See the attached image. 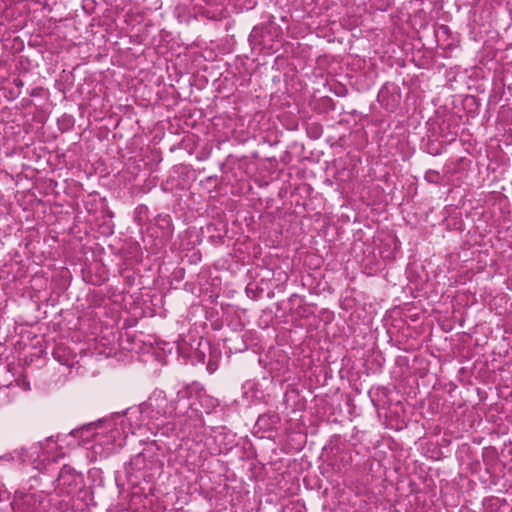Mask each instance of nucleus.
<instances>
[{
    "label": "nucleus",
    "mask_w": 512,
    "mask_h": 512,
    "mask_svg": "<svg viewBox=\"0 0 512 512\" xmlns=\"http://www.w3.org/2000/svg\"><path fill=\"white\" fill-rule=\"evenodd\" d=\"M218 369V364L216 360L210 359L207 363V371L212 374Z\"/></svg>",
    "instance_id": "nucleus-7"
},
{
    "label": "nucleus",
    "mask_w": 512,
    "mask_h": 512,
    "mask_svg": "<svg viewBox=\"0 0 512 512\" xmlns=\"http://www.w3.org/2000/svg\"><path fill=\"white\" fill-rule=\"evenodd\" d=\"M144 460L145 459L142 454L136 455L126 468L127 473L130 474L132 470H140L142 468V465L144 464Z\"/></svg>",
    "instance_id": "nucleus-4"
},
{
    "label": "nucleus",
    "mask_w": 512,
    "mask_h": 512,
    "mask_svg": "<svg viewBox=\"0 0 512 512\" xmlns=\"http://www.w3.org/2000/svg\"><path fill=\"white\" fill-rule=\"evenodd\" d=\"M38 503L36 494L16 491L12 508L15 512H34Z\"/></svg>",
    "instance_id": "nucleus-3"
},
{
    "label": "nucleus",
    "mask_w": 512,
    "mask_h": 512,
    "mask_svg": "<svg viewBox=\"0 0 512 512\" xmlns=\"http://www.w3.org/2000/svg\"><path fill=\"white\" fill-rule=\"evenodd\" d=\"M425 180L430 183H438L440 180V174L435 170H428L425 173Z\"/></svg>",
    "instance_id": "nucleus-5"
},
{
    "label": "nucleus",
    "mask_w": 512,
    "mask_h": 512,
    "mask_svg": "<svg viewBox=\"0 0 512 512\" xmlns=\"http://www.w3.org/2000/svg\"><path fill=\"white\" fill-rule=\"evenodd\" d=\"M56 446V442L52 438H48L44 443H36L30 446L29 448H18L13 450L4 456L6 459H11L13 461H19L21 463L25 462H36L41 458V454H47L43 461L50 460V452Z\"/></svg>",
    "instance_id": "nucleus-2"
},
{
    "label": "nucleus",
    "mask_w": 512,
    "mask_h": 512,
    "mask_svg": "<svg viewBox=\"0 0 512 512\" xmlns=\"http://www.w3.org/2000/svg\"><path fill=\"white\" fill-rule=\"evenodd\" d=\"M67 476H74V474L72 473V470L70 468H67V467H63L59 473V477H58V480L63 482V484H65V479Z\"/></svg>",
    "instance_id": "nucleus-6"
},
{
    "label": "nucleus",
    "mask_w": 512,
    "mask_h": 512,
    "mask_svg": "<svg viewBox=\"0 0 512 512\" xmlns=\"http://www.w3.org/2000/svg\"><path fill=\"white\" fill-rule=\"evenodd\" d=\"M94 426H95V424H94V423H90L89 425H87V426H86L85 428H83V429H80V430H73V431L71 432V434L76 435V434H78V433H80V432H82V431H84V430H85V431H89V430H90V429H92Z\"/></svg>",
    "instance_id": "nucleus-8"
},
{
    "label": "nucleus",
    "mask_w": 512,
    "mask_h": 512,
    "mask_svg": "<svg viewBox=\"0 0 512 512\" xmlns=\"http://www.w3.org/2000/svg\"><path fill=\"white\" fill-rule=\"evenodd\" d=\"M141 413H146L151 419L178 415L176 404L173 401H168L164 391L156 390L139 409H128L125 412V416L117 413L114 417L121 419L120 425L123 433L134 434L135 429L140 427V424L137 423L136 420H138Z\"/></svg>",
    "instance_id": "nucleus-1"
}]
</instances>
